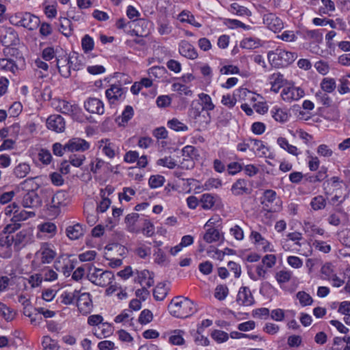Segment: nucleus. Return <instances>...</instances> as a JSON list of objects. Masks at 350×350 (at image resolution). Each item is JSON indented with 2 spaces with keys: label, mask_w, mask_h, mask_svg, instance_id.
Segmentation results:
<instances>
[{
  "label": "nucleus",
  "mask_w": 350,
  "mask_h": 350,
  "mask_svg": "<svg viewBox=\"0 0 350 350\" xmlns=\"http://www.w3.org/2000/svg\"><path fill=\"white\" fill-rule=\"evenodd\" d=\"M168 310L172 316L180 319L189 317L197 310L193 301L181 296L172 299Z\"/></svg>",
  "instance_id": "obj_1"
},
{
  "label": "nucleus",
  "mask_w": 350,
  "mask_h": 350,
  "mask_svg": "<svg viewBox=\"0 0 350 350\" xmlns=\"http://www.w3.org/2000/svg\"><path fill=\"white\" fill-rule=\"evenodd\" d=\"M68 202V193L64 190L57 191L46 204L49 215L57 217L61 213L62 207L66 206Z\"/></svg>",
  "instance_id": "obj_2"
},
{
  "label": "nucleus",
  "mask_w": 350,
  "mask_h": 350,
  "mask_svg": "<svg viewBox=\"0 0 350 350\" xmlns=\"http://www.w3.org/2000/svg\"><path fill=\"white\" fill-rule=\"evenodd\" d=\"M269 62L276 67H285L293 63L297 58V54L278 48L268 53Z\"/></svg>",
  "instance_id": "obj_3"
},
{
  "label": "nucleus",
  "mask_w": 350,
  "mask_h": 350,
  "mask_svg": "<svg viewBox=\"0 0 350 350\" xmlns=\"http://www.w3.org/2000/svg\"><path fill=\"white\" fill-rule=\"evenodd\" d=\"M14 19L16 20L14 23L16 25L27 28L30 31L36 29L40 23V18L29 12L17 13Z\"/></svg>",
  "instance_id": "obj_4"
},
{
  "label": "nucleus",
  "mask_w": 350,
  "mask_h": 350,
  "mask_svg": "<svg viewBox=\"0 0 350 350\" xmlns=\"http://www.w3.org/2000/svg\"><path fill=\"white\" fill-rule=\"evenodd\" d=\"M88 278L90 282L99 286H106L110 284L114 278L113 273L110 271H102L94 268V271H90Z\"/></svg>",
  "instance_id": "obj_5"
},
{
  "label": "nucleus",
  "mask_w": 350,
  "mask_h": 350,
  "mask_svg": "<svg viewBox=\"0 0 350 350\" xmlns=\"http://www.w3.org/2000/svg\"><path fill=\"white\" fill-rule=\"evenodd\" d=\"M183 161L180 167L185 170L193 169L195 166V160H198L200 154L196 148L193 146H186L182 149Z\"/></svg>",
  "instance_id": "obj_6"
},
{
  "label": "nucleus",
  "mask_w": 350,
  "mask_h": 350,
  "mask_svg": "<svg viewBox=\"0 0 350 350\" xmlns=\"http://www.w3.org/2000/svg\"><path fill=\"white\" fill-rule=\"evenodd\" d=\"M56 254L54 245L49 243H42L40 250L36 253V257L40 258L42 264L51 263Z\"/></svg>",
  "instance_id": "obj_7"
},
{
  "label": "nucleus",
  "mask_w": 350,
  "mask_h": 350,
  "mask_svg": "<svg viewBox=\"0 0 350 350\" xmlns=\"http://www.w3.org/2000/svg\"><path fill=\"white\" fill-rule=\"evenodd\" d=\"M31 237V232L28 230L23 229L18 232L15 236L8 235L6 237V242L9 245L14 243L15 247L20 248L25 246L30 241Z\"/></svg>",
  "instance_id": "obj_8"
},
{
  "label": "nucleus",
  "mask_w": 350,
  "mask_h": 350,
  "mask_svg": "<svg viewBox=\"0 0 350 350\" xmlns=\"http://www.w3.org/2000/svg\"><path fill=\"white\" fill-rule=\"evenodd\" d=\"M41 204L42 200L40 196L32 187L23 197L22 205L25 208H38Z\"/></svg>",
  "instance_id": "obj_9"
},
{
  "label": "nucleus",
  "mask_w": 350,
  "mask_h": 350,
  "mask_svg": "<svg viewBox=\"0 0 350 350\" xmlns=\"http://www.w3.org/2000/svg\"><path fill=\"white\" fill-rule=\"evenodd\" d=\"M77 306L78 310L83 314H88L92 310V301L89 293H83L80 294L78 291L77 297Z\"/></svg>",
  "instance_id": "obj_10"
},
{
  "label": "nucleus",
  "mask_w": 350,
  "mask_h": 350,
  "mask_svg": "<svg viewBox=\"0 0 350 350\" xmlns=\"http://www.w3.org/2000/svg\"><path fill=\"white\" fill-rule=\"evenodd\" d=\"M125 92L126 90L120 84H113L105 91V95L109 104L113 105L122 99Z\"/></svg>",
  "instance_id": "obj_11"
},
{
  "label": "nucleus",
  "mask_w": 350,
  "mask_h": 350,
  "mask_svg": "<svg viewBox=\"0 0 350 350\" xmlns=\"http://www.w3.org/2000/svg\"><path fill=\"white\" fill-rule=\"evenodd\" d=\"M84 108L91 113L103 115L105 112L103 102L96 98H89L84 102Z\"/></svg>",
  "instance_id": "obj_12"
},
{
  "label": "nucleus",
  "mask_w": 350,
  "mask_h": 350,
  "mask_svg": "<svg viewBox=\"0 0 350 350\" xmlns=\"http://www.w3.org/2000/svg\"><path fill=\"white\" fill-rule=\"evenodd\" d=\"M230 191L232 195L239 196L250 194L252 189L248 186L247 180L245 178H239L232 185Z\"/></svg>",
  "instance_id": "obj_13"
},
{
  "label": "nucleus",
  "mask_w": 350,
  "mask_h": 350,
  "mask_svg": "<svg viewBox=\"0 0 350 350\" xmlns=\"http://www.w3.org/2000/svg\"><path fill=\"white\" fill-rule=\"evenodd\" d=\"M236 301L239 305L243 306H252L255 302L250 289L247 286L240 288Z\"/></svg>",
  "instance_id": "obj_14"
},
{
  "label": "nucleus",
  "mask_w": 350,
  "mask_h": 350,
  "mask_svg": "<svg viewBox=\"0 0 350 350\" xmlns=\"http://www.w3.org/2000/svg\"><path fill=\"white\" fill-rule=\"evenodd\" d=\"M46 126L49 129L57 133H62L65 129V120L59 114L51 115L46 120Z\"/></svg>",
  "instance_id": "obj_15"
},
{
  "label": "nucleus",
  "mask_w": 350,
  "mask_h": 350,
  "mask_svg": "<svg viewBox=\"0 0 350 350\" xmlns=\"http://www.w3.org/2000/svg\"><path fill=\"white\" fill-rule=\"evenodd\" d=\"M304 96V91L294 86L284 88L281 93L282 99L287 102L297 100Z\"/></svg>",
  "instance_id": "obj_16"
},
{
  "label": "nucleus",
  "mask_w": 350,
  "mask_h": 350,
  "mask_svg": "<svg viewBox=\"0 0 350 350\" xmlns=\"http://www.w3.org/2000/svg\"><path fill=\"white\" fill-rule=\"evenodd\" d=\"M65 148L69 152H83L90 148V144L81 138H72L65 144Z\"/></svg>",
  "instance_id": "obj_17"
},
{
  "label": "nucleus",
  "mask_w": 350,
  "mask_h": 350,
  "mask_svg": "<svg viewBox=\"0 0 350 350\" xmlns=\"http://www.w3.org/2000/svg\"><path fill=\"white\" fill-rule=\"evenodd\" d=\"M263 23L271 31L276 32L283 28L282 21L274 14L268 13L263 15Z\"/></svg>",
  "instance_id": "obj_18"
},
{
  "label": "nucleus",
  "mask_w": 350,
  "mask_h": 350,
  "mask_svg": "<svg viewBox=\"0 0 350 350\" xmlns=\"http://www.w3.org/2000/svg\"><path fill=\"white\" fill-rule=\"evenodd\" d=\"M1 42L4 46H16L19 43L17 32L12 27L7 28L5 35L1 37Z\"/></svg>",
  "instance_id": "obj_19"
},
{
  "label": "nucleus",
  "mask_w": 350,
  "mask_h": 350,
  "mask_svg": "<svg viewBox=\"0 0 350 350\" xmlns=\"http://www.w3.org/2000/svg\"><path fill=\"white\" fill-rule=\"evenodd\" d=\"M297 34L310 42H322L323 41V34L319 29H302L297 31Z\"/></svg>",
  "instance_id": "obj_20"
},
{
  "label": "nucleus",
  "mask_w": 350,
  "mask_h": 350,
  "mask_svg": "<svg viewBox=\"0 0 350 350\" xmlns=\"http://www.w3.org/2000/svg\"><path fill=\"white\" fill-rule=\"evenodd\" d=\"M179 53L181 55L191 59H195L198 56L195 47L186 40H183L179 44Z\"/></svg>",
  "instance_id": "obj_21"
},
{
  "label": "nucleus",
  "mask_w": 350,
  "mask_h": 350,
  "mask_svg": "<svg viewBox=\"0 0 350 350\" xmlns=\"http://www.w3.org/2000/svg\"><path fill=\"white\" fill-rule=\"evenodd\" d=\"M60 111L62 113L70 115L75 120H78L80 108L76 105H72L68 101L62 100L59 103Z\"/></svg>",
  "instance_id": "obj_22"
},
{
  "label": "nucleus",
  "mask_w": 350,
  "mask_h": 350,
  "mask_svg": "<svg viewBox=\"0 0 350 350\" xmlns=\"http://www.w3.org/2000/svg\"><path fill=\"white\" fill-rule=\"evenodd\" d=\"M66 235L71 240L79 239L84 234V229L80 224L69 226L66 229Z\"/></svg>",
  "instance_id": "obj_23"
},
{
  "label": "nucleus",
  "mask_w": 350,
  "mask_h": 350,
  "mask_svg": "<svg viewBox=\"0 0 350 350\" xmlns=\"http://www.w3.org/2000/svg\"><path fill=\"white\" fill-rule=\"evenodd\" d=\"M304 230L308 236L314 237L315 234L323 235L325 230L318 227L314 223L308 221H304Z\"/></svg>",
  "instance_id": "obj_24"
},
{
  "label": "nucleus",
  "mask_w": 350,
  "mask_h": 350,
  "mask_svg": "<svg viewBox=\"0 0 350 350\" xmlns=\"http://www.w3.org/2000/svg\"><path fill=\"white\" fill-rule=\"evenodd\" d=\"M83 58L78 53H73L72 55H70L68 57H65L64 59H62V60L64 62H67V64H70L74 70H79L83 66Z\"/></svg>",
  "instance_id": "obj_25"
},
{
  "label": "nucleus",
  "mask_w": 350,
  "mask_h": 350,
  "mask_svg": "<svg viewBox=\"0 0 350 350\" xmlns=\"http://www.w3.org/2000/svg\"><path fill=\"white\" fill-rule=\"evenodd\" d=\"M277 143L280 148L286 150L289 154H291L294 156H298L300 154V152L298 150L297 148L290 144L285 137H278L277 139Z\"/></svg>",
  "instance_id": "obj_26"
},
{
  "label": "nucleus",
  "mask_w": 350,
  "mask_h": 350,
  "mask_svg": "<svg viewBox=\"0 0 350 350\" xmlns=\"http://www.w3.org/2000/svg\"><path fill=\"white\" fill-rule=\"evenodd\" d=\"M178 19L182 23H187L196 27H202V25L196 21L194 16L188 10H183L178 15Z\"/></svg>",
  "instance_id": "obj_27"
},
{
  "label": "nucleus",
  "mask_w": 350,
  "mask_h": 350,
  "mask_svg": "<svg viewBox=\"0 0 350 350\" xmlns=\"http://www.w3.org/2000/svg\"><path fill=\"white\" fill-rule=\"evenodd\" d=\"M271 79L272 80L271 81V90L274 92L275 93H278L280 89L284 84V76L280 73H275L271 75Z\"/></svg>",
  "instance_id": "obj_28"
},
{
  "label": "nucleus",
  "mask_w": 350,
  "mask_h": 350,
  "mask_svg": "<svg viewBox=\"0 0 350 350\" xmlns=\"http://www.w3.org/2000/svg\"><path fill=\"white\" fill-rule=\"evenodd\" d=\"M310 205L315 211L323 210L326 207L327 200L323 196L319 195L312 198Z\"/></svg>",
  "instance_id": "obj_29"
},
{
  "label": "nucleus",
  "mask_w": 350,
  "mask_h": 350,
  "mask_svg": "<svg viewBox=\"0 0 350 350\" xmlns=\"http://www.w3.org/2000/svg\"><path fill=\"white\" fill-rule=\"evenodd\" d=\"M0 70L10 71L14 74L18 70V66L12 59H0Z\"/></svg>",
  "instance_id": "obj_30"
},
{
  "label": "nucleus",
  "mask_w": 350,
  "mask_h": 350,
  "mask_svg": "<svg viewBox=\"0 0 350 350\" xmlns=\"http://www.w3.org/2000/svg\"><path fill=\"white\" fill-rule=\"evenodd\" d=\"M167 294V289L165 287V284L163 282L159 283L153 291V296L157 301L163 300Z\"/></svg>",
  "instance_id": "obj_31"
},
{
  "label": "nucleus",
  "mask_w": 350,
  "mask_h": 350,
  "mask_svg": "<svg viewBox=\"0 0 350 350\" xmlns=\"http://www.w3.org/2000/svg\"><path fill=\"white\" fill-rule=\"evenodd\" d=\"M220 239V233L219 230L215 228H208L204 235V240L208 243H211L219 241Z\"/></svg>",
  "instance_id": "obj_32"
},
{
  "label": "nucleus",
  "mask_w": 350,
  "mask_h": 350,
  "mask_svg": "<svg viewBox=\"0 0 350 350\" xmlns=\"http://www.w3.org/2000/svg\"><path fill=\"white\" fill-rule=\"evenodd\" d=\"M59 31L66 37L72 34V28L71 21L67 18H60Z\"/></svg>",
  "instance_id": "obj_33"
},
{
  "label": "nucleus",
  "mask_w": 350,
  "mask_h": 350,
  "mask_svg": "<svg viewBox=\"0 0 350 350\" xmlns=\"http://www.w3.org/2000/svg\"><path fill=\"white\" fill-rule=\"evenodd\" d=\"M296 297L299 300L302 307L310 306L313 303L312 297L305 291H299L296 294Z\"/></svg>",
  "instance_id": "obj_34"
},
{
  "label": "nucleus",
  "mask_w": 350,
  "mask_h": 350,
  "mask_svg": "<svg viewBox=\"0 0 350 350\" xmlns=\"http://www.w3.org/2000/svg\"><path fill=\"white\" fill-rule=\"evenodd\" d=\"M200 100L202 102L201 107L204 110L211 111L215 108V105L213 103L211 98L209 95L201 93L198 95Z\"/></svg>",
  "instance_id": "obj_35"
},
{
  "label": "nucleus",
  "mask_w": 350,
  "mask_h": 350,
  "mask_svg": "<svg viewBox=\"0 0 350 350\" xmlns=\"http://www.w3.org/2000/svg\"><path fill=\"white\" fill-rule=\"evenodd\" d=\"M230 11L239 16H247L252 15V12L246 7L240 5L237 3H233L230 5Z\"/></svg>",
  "instance_id": "obj_36"
},
{
  "label": "nucleus",
  "mask_w": 350,
  "mask_h": 350,
  "mask_svg": "<svg viewBox=\"0 0 350 350\" xmlns=\"http://www.w3.org/2000/svg\"><path fill=\"white\" fill-rule=\"evenodd\" d=\"M167 126L177 132L187 131L188 126L184 123L179 121L177 118H172L167 122Z\"/></svg>",
  "instance_id": "obj_37"
},
{
  "label": "nucleus",
  "mask_w": 350,
  "mask_h": 350,
  "mask_svg": "<svg viewBox=\"0 0 350 350\" xmlns=\"http://www.w3.org/2000/svg\"><path fill=\"white\" fill-rule=\"evenodd\" d=\"M321 88L326 93L332 92L336 88L335 79L333 78H324L321 83Z\"/></svg>",
  "instance_id": "obj_38"
},
{
  "label": "nucleus",
  "mask_w": 350,
  "mask_h": 350,
  "mask_svg": "<svg viewBox=\"0 0 350 350\" xmlns=\"http://www.w3.org/2000/svg\"><path fill=\"white\" fill-rule=\"evenodd\" d=\"M78 296V291L75 290L73 292H64L61 295V302L64 305H70L74 303Z\"/></svg>",
  "instance_id": "obj_39"
},
{
  "label": "nucleus",
  "mask_w": 350,
  "mask_h": 350,
  "mask_svg": "<svg viewBox=\"0 0 350 350\" xmlns=\"http://www.w3.org/2000/svg\"><path fill=\"white\" fill-rule=\"evenodd\" d=\"M139 215L136 213L129 214L125 217V224L129 232H133L135 230V224L137 221Z\"/></svg>",
  "instance_id": "obj_40"
},
{
  "label": "nucleus",
  "mask_w": 350,
  "mask_h": 350,
  "mask_svg": "<svg viewBox=\"0 0 350 350\" xmlns=\"http://www.w3.org/2000/svg\"><path fill=\"white\" fill-rule=\"evenodd\" d=\"M271 112L272 117L277 122L283 123L286 122L288 119V113L280 108L274 107Z\"/></svg>",
  "instance_id": "obj_41"
},
{
  "label": "nucleus",
  "mask_w": 350,
  "mask_h": 350,
  "mask_svg": "<svg viewBox=\"0 0 350 350\" xmlns=\"http://www.w3.org/2000/svg\"><path fill=\"white\" fill-rule=\"evenodd\" d=\"M200 203L202 208L211 209L215 204V198L210 193H204L201 196Z\"/></svg>",
  "instance_id": "obj_42"
},
{
  "label": "nucleus",
  "mask_w": 350,
  "mask_h": 350,
  "mask_svg": "<svg viewBox=\"0 0 350 350\" xmlns=\"http://www.w3.org/2000/svg\"><path fill=\"white\" fill-rule=\"evenodd\" d=\"M240 46L241 48L246 49H256L260 46V40L247 38L241 42Z\"/></svg>",
  "instance_id": "obj_43"
},
{
  "label": "nucleus",
  "mask_w": 350,
  "mask_h": 350,
  "mask_svg": "<svg viewBox=\"0 0 350 350\" xmlns=\"http://www.w3.org/2000/svg\"><path fill=\"white\" fill-rule=\"evenodd\" d=\"M29 172L30 166L25 163H20L14 170L15 176L20 178L25 177Z\"/></svg>",
  "instance_id": "obj_44"
},
{
  "label": "nucleus",
  "mask_w": 350,
  "mask_h": 350,
  "mask_svg": "<svg viewBox=\"0 0 350 350\" xmlns=\"http://www.w3.org/2000/svg\"><path fill=\"white\" fill-rule=\"evenodd\" d=\"M174 334L170 338V342L174 345H181L184 344L185 340L183 337L184 332L180 329H175L173 332Z\"/></svg>",
  "instance_id": "obj_45"
},
{
  "label": "nucleus",
  "mask_w": 350,
  "mask_h": 350,
  "mask_svg": "<svg viewBox=\"0 0 350 350\" xmlns=\"http://www.w3.org/2000/svg\"><path fill=\"white\" fill-rule=\"evenodd\" d=\"M94 46V40L89 35H85L81 40V46L85 53H88L93 50Z\"/></svg>",
  "instance_id": "obj_46"
},
{
  "label": "nucleus",
  "mask_w": 350,
  "mask_h": 350,
  "mask_svg": "<svg viewBox=\"0 0 350 350\" xmlns=\"http://www.w3.org/2000/svg\"><path fill=\"white\" fill-rule=\"evenodd\" d=\"M167 73L164 66H152L148 70L150 77L160 79Z\"/></svg>",
  "instance_id": "obj_47"
},
{
  "label": "nucleus",
  "mask_w": 350,
  "mask_h": 350,
  "mask_svg": "<svg viewBox=\"0 0 350 350\" xmlns=\"http://www.w3.org/2000/svg\"><path fill=\"white\" fill-rule=\"evenodd\" d=\"M276 192L272 189H267L264 191L263 198L264 200L262 201V204H263L264 207H268L269 205L267 203H272L276 198Z\"/></svg>",
  "instance_id": "obj_48"
},
{
  "label": "nucleus",
  "mask_w": 350,
  "mask_h": 350,
  "mask_svg": "<svg viewBox=\"0 0 350 350\" xmlns=\"http://www.w3.org/2000/svg\"><path fill=\"white\" fill-rule=\"evenodd\" d=\"M165 182L164 176L161 175H152L148 180L150 187L152 189L161 187Z\"/></svg>",
  "instance_id": "obj_49"
},
{
  "label": "nucleus",
  "mask_w": 350,
  "mask_h": 350,
  "mask_svg": "<svg viewBox=\"0 0 350 350\" xmlns=\"http://www.w3.org/2000/svg\"><path fill=\"white\" fill-rule=\"evenodd\" d=\"M292 276V273L289 271L281 270L275 273V279L279 284L288 282Z\"/></svg>",
  "instance_id": "obj_50"
},
{
  "label": "nucleus",
  "mask_w": 350,
  "mask_h": 350,
  "mask_svg": "<svg viewBox=\"0 0 350 350\" xmlns=\"http://www.w3.org/2000/svg\"><path fill=\"white\" fill-rule=\"evenodd\" d=\"M157 165L169 169H174L176 166V163L171 157H165L164 158L158 159L157 161Z\"/></svg>",
  "instance_id": "obj_51"
},
{
  "label": "nucleus",
  "mask_w": 350,
  "mask_h": 350,
  "mask_svg": "<svg viewBox=\"0 0 350 350\" xmlns=\"http://www.w3.org/2000/svg\"><path fill=\"white\" fill-rule=\"evenodd\" d=\"M287 345L291 349L298 348L302 345V338L299 335H291L287 338Z\"/></svg>",
  "instance_id": "obj_52"
},
{
  "label": "nucleus",
  "mask_w": 350,
  "mask_h": 350,
  "mask_svg": "<svg viewBox=\"0 0 350 350\" xmlns=\"http://www.w3.org/2000/svg\"><path fill=\"white\" fill-rule=\"evenodd\" d=\"M261 264L267 269H271L276 264V256L274 254H266L262 257Z\"/></svg>",
  "instance_id": "obj_53"
},
{
  "label": "nucleus",
  "mask_w": 350,
  "mask_h": 350,
  "mask_svg": "<svg viewBox=\"0 0 350 350\" xmlns=\"http://www.w3.org/2000/svg\"><path fill=\"white\" fill-rule=\"evenodd\" d=\"M65 64L60 65V60L57 59V67L58 68L59 74L65 78H68L70 75L71 66L70 64H67V62H64Z\"/></svg>",
  "instance_id": "obj_54"
},
{
  "label": "nucleus",
  "mask_w": 350,
  "mask_h": 350,
  "mask_svg": "<svg viewBox=\"0 0 350 350\" xmlns=\"http://www.w3.org/2000/svg\"><path fill=\"white\" fill-rule=\"evenodd\" d=\"M211 337L217 342H224L228 340V334L222 330L215 329L211 333Z\"/></svg>",
  "instance_id": "obj_55"
},
{
  "label": "nucleus",
  "mask_w": 350,
  "mask_h": 350,
  "mask_svg": "<svg viewBox=\"0 0 350 350\" xmlns=\"http://www.w3.org/2000/svg\"><path fill=\"white\" fill-rule=\"evenodd\" d=\"M228 294V288L226 285H218L215 288V297L218 300H224Z\"/></svg>",
  "instance_id": "obj_56"
},
{
  "label": "nucleus",
  "mask_w": 350,
  "mask_h": 350,
  "mask_svg": "<svg viewBox=\"0 0 350 350\" xmlns=\"http://www.w3.org/2000/svg\"><path fill=\"white\" fill-rule=\"evenodd\" d=\"M39 160L44 165H48L51 163L52 155L49 150L42 148L38 153Z\"/></svg>",
  "instance_id": "obj_57"
},
{
  "label": "nucleus",
  "mask_w": 350,
  "mask_h": 350,
  "mask_svg": "<svg viewBox=\"0 0 350 350\" xmlns=\"http://www.w3.org/2000/svg\"><path fill=\"white\" fill-rule=\"evenodd\" d=\"M152 313L150 310L145 309L142 310L139 314L138 321L142 324H147L152 320Z\"/></svg>",
  "instance_id": "obj_58"
},
{
  "label": "nucleus",
  "mask_w": 350,
  "mask_h": 350,
  "mask_svg": "<svg viewBox=\"0 0 350 350\" xmlns=\"http://www.w3.org/2000/svg\"><path fill=\"white\" fill-rule=\"evenodd\" d=\"M44 350H57V343L49 336H44L42 342Z\"/></svg>",
  "instance_id": "obj_59"
},
{
  "label": "nucleus",
  "mask_w": 350,
  "mask_h": 350,
  "mask_svg": "<svg viewBox=\"0 0 350 350\" xmlns=\"http://www.w3.org/2000/svg\"><path fill=\"white\" fill-rule=\"evenodd\" d=\"M230 233L237 241H241L244 238L243 229L238 225H234L230 228Z\"/></svg>",
  "instance_id": "obj_60"
},
{
  "label": "nucleus",
  "mask_w": 350,
  "mask_h": 350,
  "mask_svg": "<svg viewBox=\"0 0 350 350\" xmlns=\"http://www.w3.org/2000/svg\"><path fill=\"white\" fill-rule=\"evenodd\" d=\"M229 175H235L243 170V166L239 162H231L227 165Z\"/></svg>",
  "instance_id": "obj_61"
},
{
  "label": "nucleus",
  "mask_w": 350,
  "mask_h": 350,
  "mask_svg": "<svg viewBox=\"0 0 350 350\" xmlns=\"http://www.w3.org/2000/svg\"><path fill=\"white\" fill-rule=\"evenodd\" d=\"M142 232L146 237H152L154 234V226L150 221H144Z\"/></svg>",
  "instance_id": "obj_62"
},
{
  "label": "nucleus",
  "mask_w": 350,
  "mask_h": 350,
  "mask_svg": "<svg viewBox=\"0 0 350 350\" xmlns=\"http://www.w3.org/2000/svg\"><path fill=\"white\" fill-rule=\"evenodd\" d=\"M173 90L177 91L180 94H183L185 96H191L193 92L189 88L185 85H183L178 83H175L172 85Z\"/></svg>",
  "instance_id": "obj_63"
},
{
  "label": "nucleus",
  "mask_w": 350,
  "mask_h": 350,
  "mask_svg": "<svg viewBox=\"0 0 350 350\" xmlns=\"http://www.w3.org/2000/svg\"><path fill=\"white\" fill-rule=\"evenodd\" d=\"M117 148L116 146L113 143L107 144V145H104L103 147V153L110 159H112L116 155V149Z\"/></svg>",
  "instance_id": "obj_64"
}]
</instances>
